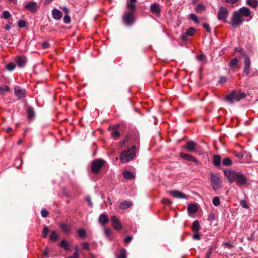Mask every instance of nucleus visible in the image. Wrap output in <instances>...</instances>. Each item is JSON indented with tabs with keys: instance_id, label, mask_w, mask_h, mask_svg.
Returning a JSON list of instances; mask_svg holds the SVG:
<instances>
[{
	"instance_id": "412c9836",
	"label": "nucleus",
	"mask_w": 258,
	"mask_h": 258,
	"mask_svg": "<svg viewBox=\"0 0 258 258\" xmlns=\"http://www.w3.org/2000/svg\"><path fill=\"white\" fill-rule=\"evenodd\" d=\"M52 15L53 19L55 20H59L62 17L61 12L56 9H54L52 11Z\"/></svg>"
},
{
	"instance_id": "f704fd0d",
	"label": "nucleus",
	"mask_w": 258,
	"mask_h": 258,
	"mask_svg": "<svg viewBox=\"0 0 258 258\" xmlns=\"http://www.w3.org/2000/svg\"><path fill=\"white\" fill-rule=\"evenodd\" d=\"M126 250L124 248H122L119 251L118 254L117 255V258H126Z\"/></svg>"
},
{
	"instance_id": "37998d69",
	"label": "nucleus",
	"mask_w": 258,
	"mask_h": 258,
	"mask_svg": "<svg viewBox=\"0 0 258 258\" xmlns=\"http://www.w3.org/2000/svg\"><path fill=\"white\" fill-rule=\"evenodd\" d=\"M213 204L215 206H218L220 204V199L218 197H215L212 200Z\"/></svg>"
},
{
	"instance_id": "ddd939ff",
	"label": "nucleus",
	"mask_w": 258,
	"mask_h": 258,
	"mask_svg": "<svg viewBox=\"0 0 258 258\" xmlns=\"http://www.w3.org/2000/svg\"><path fill=\"white\" fill-rule=\"evenodd\" d=\"M14 93L18 98L20 99L25 97L26 91L25 89H23L20 86H16L14 88Z\"/></svg>"
},
{
	"instance_id": "58836bf2",
	"label": "nucleus",
	"mask_w": 258,
	"mask_h": 258,
	"mask_svg": "<svg viewBox=\"0 0 258 258\" xmlns=\"http://www.w3.org/2000/svg\"><path fill=\"white\" fill-rule=\"evenodd\" d=\"M49 232V229L48 228V227L45 226L42 231V237L43 238H46L47 237V235Z\"/></svg>"
},
{
	"instance_id": "cd10ccee",
	"label": "nucleus",
	"mask_w": 258,
	"mask_h": 258,
	"mask_svg": "<svg viewBox=\"0 0 258 258\" xmlns=\"http://www.w3.org/2000/svg\"><path fill=\"white\" fill-rule=\"evenodd\" d=\"M221 162V158L219 155H215L213 156V164L215 166H219L220 165Z\"/></svg>"
},
{
	"instance_id": "c9c22d12",
	"label": "nucleus",
	"mask_w": 258,
	"mask_h": 258,
	"mask_svg": "<svg viewBox=\"0 0 258 258\" xmlns=\"http://www.w3.org/2000/svg\"><path fill=\"white\" fill-rule=\"evenodd\" d=\"M16 68V64L14 62H11L6 66V69L9 71H13Z\"/></svg>"
},
{
	"instance_id": "f257e3e1",
	"label": "nucleus",
	"mask_w": 258,
	"mask_h": 258,
	"mask_svg": "<svg viewBox=\"0 0 258 258\" xmlns=\"http://www.w3.org/2000/svg\"><path fill=\"white\" fill-rule=\"evenodd\" d=\"M224 174L230 182H236L239 186L244 185L247 182V178L240 172L226 169L224 171Z\"/></svg>"
},
{
	"instance_id": "774afa93",
	"label": "nucleus",
	"mask_w": 258,
	"mask_h": 258,
	"mask_svg": "<svg viewBox=\"0 0 258 258\" xmlns=\"http://www.w3.org/2000/svg\"><path fill=\"white\" fill-rule=\"evenodd\" d=\"M162 202L164 204H171V202L170 201V200L168 199H163Z\"/></svg>"
},
{
	"instance_id": "9b49d317",
	"label": "nucleus",
	"mask_w": 258,
	"mask_h": 258,
	"mask_svg": "<svg viewBox=\"0 0 258 258\" xmlns=\"http://www.w3.org/2000/svg\"><path fill=\"white\" fill-rule=\"evenodd\" d=\"M112 226L113 228L117 231H120L122 229V226L119 220L116 216L113 215L111 217Z\"/></svg>"
},
{
	"instance_id": "6e6d98bb",
	"label": "nucleus",
	"mask_w": 258,
	"mask_h": 258,
	"mask_svg": "<svg viewBox=\"0 0 258 258\" xmlns=\"http://www.w3.org/2000/svg\"><path fill=\"white\" fill-rule=\"evenodd\" d=\"M203 28H204L206 31L208 32H211V30H210V26L207 23H204L203 24Z\"/></svg>"
},
{
	"instance_id": "864d4df0",
	"label": "nucleus",
	"mask_w": 258,
	"mask_h": 258,
	"mask_svg": "<svg viewBox=\"0 0 258 258\" xmlns=\"http://www.w3.org/2000/svg\"><path fill=\"white\" fill-rule=\"evenodd\" d=\"M50 45L48 42L44 41L42 43V47L43 49H47L49 47Z\"/></svg>"
},
{
	"instance_id": "dca6fc26",
	"label": "nucleus",
	"mask_w": 258,
	"mask_h": 258,
	"mask_svg": "<svg viewBox=\"0 0 258 258\" xmlns=\"http://www.w3.org/2000/svg\"><path fill=\"white\" fill-rule=\"evenodd\" d=\"M250 64V60L249 57L246 56L245 57L244 60L243 69V73L245 75V76H248L249 74Z\"/></svg>"
},
{
	"instance_id": "7c9ffc66",
	"label": "nucleus",
	"mask_w": 258,
	"mask_h": 258,
	"mask_svg": "<svg viewBox=\"0 0 258 258\" xmlns=\"http://www.w3.org/2000/svg\"><path fill=\"white\" fill-rule=\"evenodd\" d=\"M60 246L63 248L65 250H68L70 249V244L66 240H62L60 241Z\"/></svg>"
},
{
	"instance_id": "2f4dec72",
	"label": "nucleus",
	"mask_w": 258,
	"mask_h": 258,
	"mask_svg": "<svg viewBox=\"0 0 258 258\" xmlns=\"http://www.w3.org/2000/svg\"><path fill=\"white\" fill-rule=\"evenodd\" d=\"M10 91V88L7 85L0 86V95H4Z\"/></svg>"
},
{
	"instance_id": "20e7f679",
	"label": "nucleus",
	"mask_w": 258,
	"mask_h": 258,
	"mask_svg": "<svg viewBox=\"0 0 258 258\" xmlns=\"http://www.w3.org/2000/svg\"><path fill=\"white\" fill-rule=\"evenodd\" d=\"M244 19L242 18L239 12L237 11H234L232 15L231 20L228 23L232 27H240L243 22Z\"/></svg>"
},
{
	"instance_id": "2eb2a0df",
	"label": "nucleus",
	"mask_w": 258,
	"mask_h": 258,
	"mask_svg": "<svg viewBox=\"0 0 258 258\" xmlns=\"http://www.w3.org/2000/svg\"><path fill=\"white\" fill-rule=\"evenodd\" d=\"M179 156L182 159L188 161H191L197 164H199V161L195 157L189 154L181 152L179 154Z\"/></svg>"
},
{
	"instance_id": "4468645a",
	"label": "nucleus",
	"mask_w": 258,
	"mask_h": 258,
	"mask_svg": "<svg viewBox=\"0 0 258 258\" xmlns=\"http://www.w3.org/2000/svg\"><path fill=\"white\" fill-rule=\"evenodd\" d=\"M25 9L32 13H34L37 11L38 9V5L35 2H29L24 7Z\"/></svg>"
},
{
	"instance_id": "39448f33",
	"label": "nucleus",
	"mask_w": 258,
	"mask_h": 258,
	"mask_svg": "<svg viewBox=\"0 0 258 258\" xmlns=\"http://www.w3.org/2000/svg\"><path fill=\"white\" fill-rule=\"evenodd\" d=\"M122 20L123 23L126 26H131L135 22L134 12L127 11L122 15Z\"/></svg>"
},
{
	"instance_id": "0eeeda50",
	"label": "nucleus",
	"mask_w": 258,
	"mask_h": 258,
	"mask_svg": "<svg viewBox=\"0 0 258 258\" xmlns=\"http://www.w3.org/2000/svg\"><path fill=\"white\" fill-rule=\"evenodd\" d=\"M105 161L101 159H97L92 162L91 170L94 174H98L100 169L105 163Z\"/></svg>"
},
{
	"instance_id": "c756f323",
	"label": "nucleus",
	"mask_w": 258,
	"mask_h": 258,
	"mask_svg": "<svg viewBox=\"0 0 258 258\" xmlns=\"http://www.w3.org/2000/svg\"><path fill=\"white\" fill-rule=\"evenodd\" d=\"M58 238L59 236L57 232L55 231H52L49 238L50 240L52 242H55L57 241Z\"/></svg>"
},
{
	"instance_id": "a878e982",
	"label": "nucleus",
	"mask_w": 258,
	"mask_h": 258,
	"mask_svg": "<svg viewBox=\"0 0 258 258\" xmlns=\"http://www.w3.org/2000/svg\"><path fill=\"white\" fill-rule=\"evenodd\" d=\"M246 3L247 5L253 9L256 8L258 6V2L257 0H246Z\"/></svg>"
},
{
	"instance_id": "c85d7f7f",
	"label": "nucleus",
	"mask_w": 258,
	"mask_h": 258,
	"mask_svg": "<svg viewBox=\"0 0 258 258\" xmlns=\"http://www.w3.org/2000/svg\"><path fill=\"white\" fill-rule=\"evenodd\" d=\"M132 205V203L131 202L124 201L120 205L119 208L121 209H126Z\"/></svg>"
},
{
	"instance_id": "13d9d810",
	"label": "nucleus",
	"mask_w": 258,
	"mask_h": 258,
	"mask_svg": "<svg viewBox=\"0 0 258 258\" xmlns=\"http://www.w3.org/2000/svg\"><path fill=\"white\" fill-rule=\"evenodd\" d=\"M223 245L225 247L227 248H230L234 247V245L232 244L229 243V242H224L223 243Z\"/></svg>"
},
{
	"instance_id": "a18cd8bd",
	"label": "nucleus",
	"mask_w": 258,
	"mask_h": 258,
	"mask_svg": "<svg viewBox=\"0 0 258 258\" xmlns=\"http://www.w3.org/2000/svg\"><path fill=\"white\" fill-rule=\"evenodd\" d=\"M240 205L244 209H247L249 208V206H248L246 201L244 200H242L240 201Z\"/></svg>"
},
{
	"instance_id": "338daca9",
	"label": "nucleus",
	"mask_w": 258,
	"mask_h": 258,
	"mask_svg": "<svg viewBox=\"0 0 258 258\" xmlns=\"http://www.w3.org/2000/svg\"><path fill=\"white\" fill-rule=\"evenodd\" d=\"M187 36H188V35H186V34L185 33L184 34H183L181 36V39L184 41H187Z\"/></svg>"
},
{
	"instance_id": "9d476101",
	"label": "nucleus",
	"mask_w": 258,
	"mask_h": 258,
	"mask_svg": "<svg viewBox=\"0 0 258 258\" xmlns=\"http://www.w3.org/2000/svg\"><path fill=\"white\" fill-rule=\"evenodd\" d=\"M150 10L152 13L155 15L156 16H160L161 11L160 5L156 3H154L151 5L150 7Z\"/></svg>"
},
{
	"instance_id": "4be33fe9",
	"label": "nucleus",
	"mask_w": 258,
	"mask_h": 258,
	"mask_svg": "<svg viewBox=\"0 0 258 258\" xmlns=\"http://www.w3.org/2000/svg\"><path fill=\"white\" fill-rule=\"evenodd\" d=\"M98 221L102 225H105L108 222L109 219L106 214H102L100 215Z\"/></svg>"
},
{
	"instance_id": "473e14b6",
	"label": "nucleus",
	"mask_w": 258,
	"mask_h": 258,
	"mask_svg": "<svg viewBox=\"0 0 258 258\" xmlns=\"http://www.w3.org/2000/svg\"><path fill=\"white\" fill-rule=\"evenodd\" d=\"M28 117L29 119H31L35 116V112L32 107H29L27 109Z\"/></svg>"
},
{
	"instance_id": "bf43d9fd",
	"label": "nucleus",
	"mask_w": 258,
	"mask_h": 258,
	"mask_svg": "<svg viewBox=\"0 0 258 258\" xmlns=\"http://www.w3.org/2000/svg\"><path fill=\"white\" fill-rule=\"evenodd\" d=\"M132 239H133V237L132 236H127L124 239V241L125 243H129L131 241Z\"/></svg>"
},
{
	"instance_id": "603ef678",
	"label": "nucleus",
	"mask_w": 258,
	"mask_h": 258,
	"mask_svg": "<svg viewBox=\"0 0 258 258\" xmlns=\"http://www.w3.org/2000/svg\"><path fill=\"white\" fill-rule=\"evenodd\" d=\"M227 82V78L225 77H220L218 82L219 84H224Z\"/></svg>"
},
{
	"instance_id": "6ab92c4d",
	"label": "nucleus",
	"mask_w": 258,
	"mask_h": 258,
	"mask_svg": "<svg viewBox=\"0 0 258 258\" xmlns=\"http://www.w3.org/2000/svg\"><path fill=\"white\" fill-rule=\"evenodd\" d=\"M109 130L110 131L111 137L114 139H117L120 136V133L118 131V126H113L112 127H109Z\"/></svg>"
},
{
	"instance_id": "680f3d73",
	"label": "nucleus",
	"mask_w": 258,
	"mask_h": 258,
	"mask_svg": "<svg viewBox=\"0 0 258 258\" xmlns=\"http://www.w3.org/2000/svg\"><path fill=\"white\" fill-rule=\"evenodd\" d=\"M213 252V248L211 247L206 253V257L210 258L211 255Z\"/></svg>"
},
{
	"instance_id": "49530a36",
	"label": "nucleus",
	"mask_w": 258,
	"mask_h": 258,
	"mask_svg": "<svg viewBox=\"0 0 258 258\" xmlns=\"http://www.w3.org/2000/svg\"><path fill=\"white\" fill-rule=\"evenodd\" d=\"M48 214H49V212L45 209L43 208L41 210V215L42 217L46 218L48 216Z\"/></svg>"
},
{
	"instance_id": "bb28decb",
	"label": "nucleus",
	"mask_w": 258,
	"mask_h": 258,
	"mask_svg": "<svg viewBox=\"0 0 258 258\" xmlns=\"http://www.w3.org/2000/svg\"><path fill=\"white\" fill-rule=\"evenodd\" d=\"M191 229L194 232H198L200 229V225L198 220L195 221L192 225Z\"/></svg>"
},
{
	"instance_id": "6e6552de",
	"label": "nucleus",
	"mask_w": 258,
	"mask_h": 258,
	"mask_svg": "<svg viewBox=\"0 0 258 258\" xmlns=\"http://www.w3.org/2000/svg\"><path fill=\"white\" fill-rule=\"evenodd\" d=\"M229 14V10L226 7L221 6L219 8L217 13V19L224 23H228L227 19Z\"/></svg>"
},
{
	"instance_id": "aec40b11",
	"label": "nucleus",
	"mask_w": 258,
	"mask_h": 258,
	"mask_svg": "<svg viewBox=\"0 0 258 258\" xmlns=\"http://www.w3.org/2000/svg\"><path fill=\"white\" fill-rule=\"evenodd\" d=\"M137 0H128L126 3V7L129 11L134 12L137 9L136 3Z\"/></svg>"
},
{
	"instance_id": "e433bc0d",
	"label": "nucleus",
	"mask_w": 258,
	"mask_h": 258,
	"mask_svg": "<svg viewBox=\"0 0 258 258\" xmlns=\"http://www.w3.org/2000/svg\"><path fill=\"white\" fill-rule=\"evenodd\" d=\"M196 32V30L194 28L190 27L186 30L185 33L186 34V35L191 36L194 35Z\"/></svg>"
},
{
	"instance_id": "e2e57ef3",
	"label": "nucleus",
	"mask_w": 258,
	"mask_h": 258,
	"mask_svg": "<svg viewBox=\"0 0 258 258\" xmlns=\"http://www.w3.org/2000/svg\"><path fill=\"white\" fill-rule=\"evenodd\" d=\"M128 138L126 137L122 141H121L120 142V146L121 147H123L125 144L128 142Z\"/></svg>"
},
{
	"instance_id": "0e129e2a",
	"label": "nucleus",
	"mask_w": 258,
	"mask_h": 258,
	"mask_svg": "<svg viewBox=\"0 0 258 258\" xmlns=\"http://www.w3.org/2000/svg\"><path fill=\"white\" fill-rule=\"evenodd\" d=\"M86 201L88 203V205L90 207H92L93 206V203L91 202V199L90 197H87L86 198Z\"/></svg>"
},
{
	"instance_id": "79ce46f5",
	"label": "nucleus",
	"mask_w": 258,
	"mask_h": 258,
	"mask_svg": "<svg viewBox=\"0 0 258 258\" xmlns=\"http://www.w3.org/2000/svg\"><path fill=\"white\" fill-rule=\"evenodd\" d=\"M238 62V59L236 58H234L231 60V61L230 62V66L231 68H233L237 65Z\"/></svg>"
},
{
	"instance_id": "5701e85b",
	"label": "nucleus",
	"mask_w": 258,
	"mask_h": 258,
	"mask_svg": "<svg viewBox=\"0 0 258 258\" xmlns=\"http://www.w3.org/2000/svg\"><path fill=\"white\" fill-rule=\"evenodd\" d=\"M59 227L61 230L65 233H68L70 232L71 229V226L66 223H60L59 225Z\"/></svg>"
},
{
	"instance_id": "7ed1b4c3",
	"label": "nucleus",
	"mask_w": 258,
	"mask_h": 258,
	"mask_svg": "<svg viewBox=\"0 0 258 258\" xmlns=\"http://www.w3.org/2000/svg\"><path fill=\"white\" fill-rule=\"evenodd\" d=\"M246 96L245 93L240 91H233L230 94L226 96L225 99L230 103L238 101Z\"/></svg>"
},
{
	"instance_id": "72a5a7b5",
	"label": "nucleus",
	"mask_w": 258,
	"mask_h": 258,
	"mask_svg": "<svg viewBox=\"0 0 258 258\" xmlns=\"http://www.w3.org/2000/svg\"><path fill=\"white\" fill-rule=\"evenodd\" d=\"M206 8L204 5L202 4H199L198 5V6L196 8V11L197 13H202L203 12H204Z\"/></svg>"
},
{
	"instance_id": "f8f14e48",
	"label": "nucleus",
	"mask_w": 258,
	"mask_h": 258,
	"mask_svg": "<svg viewBox=\"0 0 258 258\" xmlns=\"http://www.w3.org/2000/svg\"><path fill=\"white\" fill-rule=\"evenodd\" d=\"M169 193L175 198L181 199H187L188 198V196L187 195L178 190H170L169 191Z\"/></svg>"
},
{
	"instance_id": "5fc2aeb1",
	"label": "nucleus",
	"mask_w": 258,
	"mask_h": 258,
	"mask_svg": "<svg viewBox=\"0 0 258 258\" xmlns=\"http://www.w3.org/2000/svg\"><path fill=\"white\" fill-rule=\"evenodd\" d=\"M82 245L83 246V248L84 249H86L87 250H89L90 247H89V244L88 242H83L82 243Z\"/></svg>"
},
{
	"instance_id": "f03ea898",
	"label": "nucleus",
	"mask_w": 258,
	"mask_h": 258,
	"mask_svg": "<svg viewBox=\"0 0 258 258\" xmlns=\"http://www.w3.org/2000/svg\"><path fill=\"white\" fill-rule=\"evenodd\" d=\"M137 149L135 145H133L131 148L122 151L120 156V160L122 163H127L133 160L136 156Z\"/></svg>"
},
{
	"instance_id": "f3484780",
	"label": "nucleus",
	"mask_w": 258,
	"mask_h": 258,
	"mask_svg": "<svg viewBox=\"0 0 258 258\" xmlns=\"http://www.w3.org/2000/svg\"><path fill=\"white\" fill-rule=\"evenodd\" d=\"M197 144L192 141L187 142L186 144L185 148L186 150L189 152H196L197 151L196 147Z\"/></svg>"
},
{
	"instance_id": "69168bd1",
	"label": "nucleus",
	"mask_w": 258,
	"mask_h": 258,
	"mask_svg": "<svg viewBox=\"0 0 258 258\" xmlns=\"http://www.w3.org/2000/svg\"><path fill=\"white\" fill-rule=\"evenodd\" d=\"M80 251V249L78 246H76L75 247V252L74 253H76L77 255L79 256V251Z\"/></svg>"
},
{
	"instance_id": "b1692460",
	"label": "nucleus",
	"mask_w": 258,
	"mask_h": 258,
	"mask_svg": "<svg viewBox=\"0 0 258 258\" xmlns=\"http://www.w3.org/2000/svg\"><path fill=\"white\" fill-rule=\"evenodd\" d=\"M187 210L189 213L194 214L198 211L197 206L195 204H190L188 205Z\"/></svg>"
},
{
	"instance_id": "052dcab7",
	"label": "nucleus",
	"mask_w": 258,
	"mask_h": 258,
	"mask_svg": "<svg viewBox=\"0 0 258 258\" xmlns=\"http://www.w3.org/2000/svg\"><path fill=\"white\" fill-rule=\"evenodd\" d=\"M238 0H225V2L230 5H233L236 4Z\"/></svg>"
},
{
	"instance_id": "c03bdc74",
	"label": "nucleus",
	"mask_w": 258,
	"mask_h": 258,
	"mask_svg": "<svg viewBox=\"0 0 258 258\" xmlns=\"http://www.w3.org/2000/svg\"><path fill=\"white\" fill-rule=\"evenodd\" d=\"M190 18L196 23H199V21L198 20V18L197 16L195 14H190L189 15Z\"/></svg>"
},
{
	"instance_id": "4d7b16f0",
	"label": "nucleus",
	"mask_w": 258,
	"mask_h": 258,
	"mask_svg": "<svg viewBox=\"0 0 258 258\" xmlns=\"http://www.w3.org/2000/svg\"><path fill=\"white\" fill-rule=\"evenodd\" d=\"M192 239L194 240H200L201 239V235L198 232H196L192 236Z\"/></svg>"
},
{
	"instance_id": "a19ab883",
	"label": "nucleus",
	"mask_w": 258,
	"mask_h": 258,
	"mask_svg": "<svg viewBox=\"0 0 258 258\" xmlns=\"http://www.w3.org/2000/svg\"><path fill=\"white\" fill-rule=\"evenodd\" d=\"M78 233L81 238H85L86 236V232L84 229H79L78 231Z\"/></svg>"
},
{
	"instance_id": "1a4fd4ad",
	"label": "nucleus",
	"mask_w": 258,
	"mask_h": 258,
	"mask_svg": "<svg viewBox=\"0 0 258 258\" xmlns=\"http://www.w3.org/2000/svg\"><path fill=\"white\" fill-rule=\"evenodd\" d=\"M237 12H239L242 18H248L247 21H249L253 18V13L247 7H243L240 8Z\"/></svg>"
},
{
	"instance_id": "423d86ee",
	"label": "nucleus",
	"mask_w": 258,
	"mask_h": 258,
	"mask_svg": "<svg viewBox=\"0 0 258 258\" xmlns=\"http://www.w3.org/2000/svg\"><path fill=\"white\" fill-rule=\"evenodd\" d=\"M210 180L211 186L214 190H217L222 187V181L217 174L211 172Z\"/></svg>"
},
{
	"instance_id": "8fccbe9b",
	"label": "nucleus",
	"mask_w": 258,
	"mask_h": 258,
	"mask_svg": "<svg viewBox=\"0 0 258 258\" xmlns=\"http://www.w3.org/2000/svg\"><path fill=\"white\" fill-rule=\"evenodd\" d=\"M11 14L8 11H5L3 13V17L5 19H8L10 17Z\"/></svg>"
},
{
	"instance_id": "a211bd4d",
	"label": "nucleus",
	"mask_w": 258,
	"mask_h": 258,
	"mask_svg": "<svg viewBox=\"0 0 258 258\" xmlns=\"http://www.w3.org/2000/svg\"><path fill=\"white\" fill-rule=\"evenodd\" d=\"M15 61L20 68L24 67L27 62V58L24 56H18L15 58Z\"/></svg>"
},
{
	"instance_id": "ea45409f",
	"label": "nucleus",
	"mask_w": 258,
	"mask_h": 258,
	"mask_svg": "<svg viewBox=\"0 0 258 258\" xmlns=\"http://www.w3.org/2000/svg\"><path fill=\"white\" fill-rule=\"evenodd\" d=\"M104 234H105V236L108 238L110 239V237H111V236L112 235V234L111 230L110 229L108 228H106L104 229Z\"/></svg>"
},
{
	"instance_id": "09e8293b",
	"label": "nucleus",
	"mask_w": 258,
	"mask_h": 258,
	"mask_svg": "<svg viewBox=\"0 0 258 258\" xmlns=\"http://www.w3.org/2000/svg\"><path fill=\"white\" fill-rule=\"evenodd\" d=\"M26 22L25 21L21 20L18 22V25L19 28H24L26 26Z\"/></svg>"
},
{
	"instance_id": "de8ad7c7",
	"label": "nucleus",
	"mask_w": 258,
	"mask_h": 258,
	"mask_svg": "<svg viewBox=\"0 0 258 258\" xmlns=\"http://www.w3.org/2000/svg\"><path fill=\"white\" fill-rule=\"evenodd\" d=\"M71 18L69 14H66L63 18V21L66 24H69L71 22Z\"/></svg>"
},
{
	"instance_id": "4c0bfd02",
	"label": "nucleus",
	"mask_w": 258,
	"mask_h": 258,
	"mask_svg": "<svg viewBox=\"0 0 258 258\" xmlns=\"http://www.w3.org/2000/svg\"><path fill=\"white\" fill-rule=\"evenodd\" d=\"M231 164L232 161L229 158H224L222 160V164L224 166H229Z\"/></svg>"
},
{
	"instance_id": "393cba45",
	"label": "nucleus",
	"mask_w": 258,
	"mask_h": 258,
	"mask_svg": "<svg viewBox=\"0 0 258 258\" xmlns=\"http://www.w3.org/2000/svg\"><path fill=\"white\" fill-rule=\"evenodd\" d=\"M122 174L125 179H132L135 178V175L132 172L124 171L122 172Z\"/></svg>"
},
{
	"instance_id": "3c124183",
	"label": "nucleus",
	"mask_w": 258,
	"mask_h": 258,
	"mask_svg": "<svg viewBox=\"0 0 258 258\" xmlns=\"http://www.w3.org/2000/svg\"><path fill=\"white\" fill-rule=\"evenodd\" d=\"M234 154L236 157L240 159H241L244 156V155L242 152H235Z\"/></svg>"
}]
</instances>
